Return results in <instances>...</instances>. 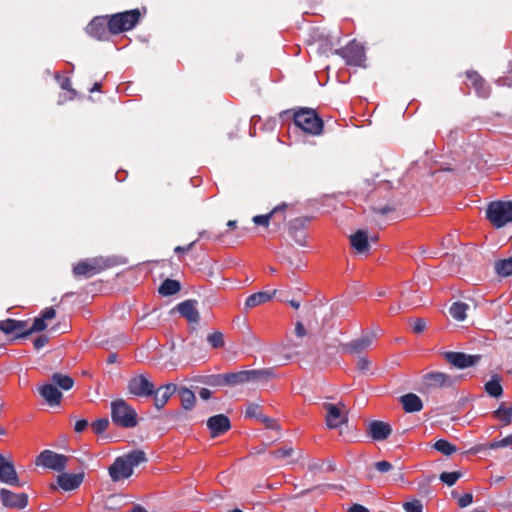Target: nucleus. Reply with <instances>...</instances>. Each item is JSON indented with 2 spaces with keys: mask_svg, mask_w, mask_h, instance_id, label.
Segmentation results:
<instances>
[{
  "mask_svg": "<svg viewBox=\"0 0 512 512\" xmlns=\"http://www.w3.org/2000/svg\"><path fill=\"white\" fill-rule=\"evenodd\" d=\"M147 460L142 450H133L115 459L109 467V475L114 482L127 479L133 474V469Z\"/></svg>",
  "mask_w": 512,
  "mask_h": 512,
  "instance_id": "nucleus-1",
  "label": "nucleus"
},
{
  "mask_svg": "<svg viewBox=\"0 0 512 512\" xmlns=\"http://www.w3.org/2000/svg\"><path fill=\"white\" fill-rule=\"evenodd\" d=\"M112 422L123 428H134L138 424L137 412L123 399L111 402Z\"/></svg>",
  "mask_w": 512,
  "mask_h": 512,
  "instance_id": "nucleus-2",
  "label": "nucleus"
},
{
  "mask_svg": "<svg viewBox=\"0 0 512 512\" xmlns=\"http://www.w3.org/2000/svg\"><path fill=\"white\" fill-rule=\"evenodd\" d=\"M293 121L305 133L320 135L323 131V120L312 109L301 108L294 113Z\"/></svg>",
  "mask_w": 512,
  "mask_h": 512,
  "instance_id": "nucleus-3",
  "label": "nucleus"
},
{
  "mask_svg": "<svg viewBox=\"0 0 512 512\" xmlns=\"http://www.w3.org/2000/svg\"><path fill=\"white\" fill-rule=\"evenodd\" d=\"M486 217L496 228L512 222V201L491 202L487 207Z\"/></svg>",
  "mask_w": 512,
  "mask_h": 512,
  "instance_id": "nucleus-4",
  "label": "nucleus"
},
{
  "mask_svg": "<svg viewBox=\"0 0 512 512\" xmlns=\"http://www.w3.org/2000/svg\"><path fill=\"white\" fill-rule=\"evenodd\" d=\"M139 19V10H129L112 15L108 20L107 26L112 34H118L134 28Z\"/></svg>",
  "mask_w": 512,
  "mask_h": 512,
  "instance_id": "nucleus-5",
  "label": "nucleus"
},
{
  "mask_svg": "<svg viewBox=\"0 0 512 512\" xmlns=\"http://www.w3.org/2000/svg\"><path fill=\"white\" fill-rule=\"evenodd\" d=\"M68 457L52 450H43L36 458V465L62 472L66 469Z\"/></svg>",
  "mask_w": 512,
  "mask_h": 512,
  "instance_id": "nucleus-6",
  "label": "nucleus"
},
{
  "mask_svg": "<svg viewBox=\"0 0 512 512\" xmlns=\"http://www.w3.org/2000/svg\"><path fill=\"white\" fill-rule=\"evenodd\" d=\"M335 54L341 56L348 65L361 66L365 61L364 47L355 40L343 48L336 49Z\"/></svg>",
  "mask_w": 512,
  "mask_h": 512,
  "instance_id": "nucleus-7",
  "label": "nucleus"
},
{
  "mask_svg": "<svg viewBox=\"0 0 512 512\" xmlns=\"http://www.w3.org/2000/svg\"><path fill=\"white\" fill-rule=\"evenodd\" d=\"M376 339V333L373 331L362 334L359 338L353 339L341 345L343 353L350 355H360L368 350Z\"/></svg>",
  "mask_w": 512,
  "mask_h": 512,
  "instance_id": "nucleus-8",
  "label": "nucleus"
},
{
  "mask_svg": "<svg viewBox=\"0 0 512 512\" xmlns=\"http://www.w3.org/2000/svg\"><path fill=\"white\" fill-rule=\"evenodd\" d=\"M127 389L130 394L136 397H150L155 392V386L144 375H138L131 378Z\"/></svg>",
  "mask_w": 512,
  "mask_h": 512,
  "instance_id": "nucleus-9",
  "label": "nucleus"
},
{
  "mask_svg": "<svg viewBox=\"0 0 512 512\" xmlns=\"http://www.w3.org/2000/svg\"><path fill=\"white\" fill-rule=\"evenodd\" d=\"M444 359L458 369H465L475 365L480 359L479 355H468L463 352H444Z\"/></svg>",
  "mask_w": 512,
  "mask_h": 512,
  "instance_id": "nucleus-10",
  "label": "nucleus"
},
{
  "mask_svg": "<svg viewBox=\"0 0 512 512\" xmlns=\"http://www.w3.org/2000/svg\"><path fill=\"white\" fill-rule=\"evenodd\" d=\"M0 499L6 508L24 509L28 505L26 493H14L5 488L0 490Z\"/></svg>",
  "mask_w": 512,
  "mask_h": 512,
  "instance_id": "nucleus-11",
  "label": "nucleus"
},
{
  "mask_svg": "<svg viewBox=\"0 0 512 512\" xmlns=\"http://www.w3.org/2000/svg\"><path fill=\"white\" fill-rule=\"evenodd\" d=\"M456 378L443 372H429L423 376V383L429 388H450Z\"/></svg>",
  "mask_w": 512,
  "mask_h": 512,
  "instance_id": "nucleus-12",
  "label": "nucleus"
},
{
  "mask_svg": "<svg viewBox=\"0 0 512 512\" xmlns=\"http://www.w3.org/2000/svg\"><path fill=\"white\" fill-rule=\"evenodd\" d=\"M0 481L11 486H22L13 462L7 460L2 454H0Z\"/></svg>",
  "mask_w": 512,
  "mask_h": 512,
  "instance_id": "nucleus-13",
  "label": "nucleus"
},
{
  "mask_svg": "<svg viewBox=\"0 0 512 512\" xmlns=\"http://www.w3.org/2000/svg\"><path fill=\"white\" fill-rule=\"evenodd\" d=\"M207 427L210 429L213 438L218 437L231 428L229 418L224 414L211 416L207 420Z\"/></svg>",
  "mask_w": 512,
  "mask_h": 512,
  "instance_id": "nucleus-14",
  "label": "nucleus"
},
{
  "mask_svg": "<svg viewBox=\"0 0 512 512\" xmlns=\"http://www.w3.org/2000/svg\"><path fill=\"white\" fill-rule=\"evenodd\" d=\"M323 408L326 410L325 420L329 428H337L346 421L345 415L337 405L332 403H323Z\"/></svg>",
  "mask_w": 512,
  "mask_h": 512,
  "instance_id": "nucleus-15",
  "label": "nucleus"
},
{
  "mask_svg": "<svg viewBox=\"0 0 512 512\" xmlns=\"http://www.w3.org/2000/svg\"><path fill=\"white\" fill-rule=\"evenodd\" d=\"M27 322L15 319H6L0 321V330L6 335L15 334L16 338L26 337L25 328Z\"/></svg>",
  "mask_w": 512,
  "mask_h": 512,
  "instance_id": "nucleus-16",
  "label": "nucleus"
},
{
  "mask_svg": "<svg viewBox=\"0 0 512 512\" xmlns=\"http://www.w3.org/2000/svg\"><path fill=\"white\" fill-rule=\"evenodd\" d=\"M177 390L178 387L174 383H168L160 386L158 389H155V392L152 395L154 396L155 407L159 410L162 409Z\"/></svg>",
  "mask_w": 512,
  "mask_h": 512,
  "instance_id": "nucleus-17",
  "label": "nucleus"
},
{
  "mask_svg": "<svg viewBox=\"0 0 512 512\" xmlns=\"http://www.w3.org/2000/svg\"><path fill=\"white\" fill-rule=\"evenodd\" d=\"M368 431L374 440L383 441L390 436L392 428L388 423L382 421H372L369 424Z\"/></svg>",
  "mask_w": 512,
  "mask_h": 512,
  "instance_id": "nucleus-18",
  "label": "nucleus"
},
{
  "mask_svg": "<svg viewBox=\"0 0 512 512\" xmlns=\"http://www.w3.org/2000/svg\"><path fill=\"white\" fill-rule=\"evenodd\" d=\"M177 310L190 323H198L199 313L197 310L196 300L189 299L184 302H181L180 304H178Z\"/></svg>",
  "mask_w": 512,
  "mask_h": 512,
  "instance_id": "nucleus-19",
  "label": "nucleus"
},
{
  "mask_svg": "<svg viewBox=\"0 0 512 512\" xmlns=\"http://www.w3.org/2000/svg\"><path fill=\"white\" fill-rule=\"evenodd\" d=\"M39 393L50 406L59 405L61 402L62 393L54 384L47 383L42 385L39 388Z\"/></svg>",
  "mask_w": 512,
  "mask_h": 512,
  "instance_id": "nucleus-20",
  "label": "nucleus"
},
{
  "mask_svg": "<svg viewBox=\"0 0 512 512\" xmlns=\"http://www.w3.org/2000/svg\"><path fill=\"white\" fill-rule=\"evenodd\" d=\"M83 474L62 473L58 476V485L65 491H71L78 488L83 481Z\"/></svg>",
  "mask_w": 512,
  "mask_h": 512,
  "instance_id": "nucleus-21",
  "label": "nucleus"
},
{
  "mask_svg": "<svg viewBox=\"0 0 512 512\" xmlns=\"http://www.w3.org/2000/svg\"><path fill=\"white\" fill-rule=\"evenodd\" d=\"M351 246L360 254H366L370 250L368 234L363 230H358L350 236Z\"/></svg>",
  "mask_w": 512,
  "mask_h": 512,
  "instance_id": "nucleus-22",
  "label": "nucleus"
},
{
  "mask_svg": "<svg viewBox=\"0 0 512 512\" xmlns=\"http://www.w3.org/2000/svg\"><path fill=\"white\" fill-rule=\"evenodd\" d=\"M276 292V290H273L272 292L261 291L251 294L245 301L244 309L247 311L261 304L269 302L275 296Z\"/></svg>",
  "mask_w": 512,
  "mask_h": 512,
  "instance_id": "nucleus-23",
  "label": "nucleus"
},
{
  "mask_svg": "<svg viewBox=\"0 0 512 512\" xmlns=\"http://www.w3.org/2000/svg\"><path fill=\"white\" fill-rule=\"evenodd\" d=\"M403 409L407 413L419 412L423 408V402L419 396L414 393H408L400 397Z\"/></svg>",
  "mask_w": 512,
  "mask_h": 512,
  "instance_id": "nucleus-24",
  "label": "nucleus"
},
{
  "mask_svg": "<svg viewBox=\"0 0 512 512\" xmlns=\"http://www.w3.org/2000/svg\"><path fill=\"white\" fill-rule=\"evenodd\" d=\"M286 204L279 205L275 207L270 213L265 215H256L253 217V222L256 225L268 226L271 218H277L279 216V222L285 220V216L283 215V210L285 209Z\"/></svg>",
  "mask_w": 512,
  "mask_h": 512,
  "instance_id": "nucleus-25",
  "label": "nucleus"
},
{
  "mask_svg": "<svg viewBox=\"0 0 512 512\" xmlns=\"http://www.w3.org/2000/svg\"><path fill=\"white\" fill-rule=\"evenodd\" d=\"M87 32L99 40L104 39L107 35L105 18L95 17L87 26Z\"/></svg>",
  "mask_w": 512,
  "mask_h": 512,
  "instance_id": "nucleus-26",
  "label": "nucleus"
},
{
  "mask_svg": "<svg viewBox=\"0 0 512 512\" xmlns=\"http://www.w3.org/2000/svg\"><path fill=\"white\" fill-rule=\"evenodd\" d=\"M100 269L96 265V261H82L73 267V273L75 276H86L90 277L98 273Z\"/></svg>",
  "mask_w": 512,
  "mask_h": 512,
  "instance_id": "nucleus-27",
  "label": "nucleus"
},
{
  "mask_svg": "<svg viewBox=\"0 0 512 512\" xmlns=\"http://www.w3.org/2000/svg\"><path fill=\"white\" fill-rule=\"evenodd\" d=\"M304 225V220L297 218L290 223L289 226V234L294 239L296 243L299 245L305 244L306 235L302 226Z\"/></svg>",
  "mask_w": 512,
  "mask_h": 512,
  "instance_id": "nucleus-28",
  "label": "nucleus"
},
{
  "mask_svg": "<svg viewBox=\"0 0 512 512\" xmlns=\"http://www.w3.org/2000/svg\"><path fill=\"white\" fill-rule=\"evenodd\" d=\"M248 382H266L275 377L274 370L271 368L247 370Z\"/></svg>",
  "mask_w": 512,
  "mask_h": 512,
  "instance_id": "nucleus-29",
  "label": "nucleus"
},
{
  "mask_svg": "<svg viewBox=\"0 0 512 512\" xmlns=\"http://www.w3.org/2000/svg\"><path fill=\"white\" fill-rule=\"evenodd\" d=\"M467 76L472 85L474 86L477 94L483 98L488 97L489 88L485 85L484 79L476 72L468 73Z\"/></svg>",
  "mask_w": 512,
  "mask_h": 512,
  "instance_id": "nucleus-30",
  "label": "nucleus"
},
{
  "mask_svg": "<svg viewBox=\"0 0 512 512\" xmlns=\"http://www.w3.org/2000/svg\"><path fill=\"white\" fill-rule=\"evenodd\" d=\"M484 390L493 398L501 397L503 394V388L500 384V377L498 375H493L491 379L485 383Z\"/></svg>",
  "mask_w": 512,
  "mask_h": 512,
  "instance_id": "nucleus-31",
  "label": "nucleus"
},
{
  "mask_svg": "<svg viewBox=\"0 0 512 512\" xmlns=\"http://www.w3.org/2000/svg\"><path fill=\"white\" fill-rule=\"evenodd\" d=\"M177 392L180 396L182 407L185 410H191L196 402V396L193 391L186 387H180Z\"/></svg>",
  "mask_w": 512,
  "mask_h": 512,
  "instance_id": "nucleus-32",
  "label": "nucleus"
},
{
  "mask_svg": "<svg viewBox=\"0 0 512 512\" xmlns=\"http://www.w3.org/2000/svg\"><path fill=\"white\" fill-rule=\"evenodd\" d=\"M224 376L226 386H237L240 384L248 383L247 370L225 373Z\"/></svg>",
  "mask_w": 512,
  "mask_h": 512,
  "instance_id": "nucleus-33",
  "label": "nucleus"
},
{
  "mask_svg": "<svg viewBox=\"0 0 512 512\" xmlns=\"http://www.w3.org/2000/svg\"><path fill=\"white\" fill-rule=\"evenodd\" d=\"M180 288V283L177 280L166 279L162 282L158 291L163 296H170L179 292Z\"/></svg>",
  "mask_w": 512,
  "mask_h": 512,
  "instance_id": "nucleus-34",
  "label": "nucleus"
},
{
  "mask_svg": "<svg viewBox=\"0 0 512 512\" xmlns=\"http://www.w3.org/2000/svg\"><path fill=\"white\" fill-rule=\"evenodd\" d=\"M51 380L54 385L65 391L70 390L74 385V380L70 376L61 373H54Z\"/></svg>",
  "mask_w": 512,
  "mask_h": 512,
  "instance_id": "nucleus-35",
  "label": "nucleus"
},
{
  "mask_svg": "<svg viewBox=\"0 0 512 512\" xmlns=\"http://www.w3.org/2000/svg\"><path fill=\"white\" fill-rule=\"evenodd\" d=\"M469 306L463 302H455L451 305L450 315L457 321H463L466 318V312Z\"/></svg>",
  "mask_w": 512,
  "mask_h": 512,
  "instance_id": "nucleus-36",
  "label": "nucleus"
},
{
  "mask_svg": "<svg viewBox=\"0 0 512 512\" xmlns=\"http://www.w3.org/2000/svg\"><path fill=\"white\" fill-rule=\"evenodd\" d=\"M494 268L496 273L500 276L507 277L512 275V257L498 260Z\"/></svg>",
  "mask_w": 512,
  "mask_h": 512,
  "instance_id": "nucleus-37",
  "label": "nucleus"
},
{
  "mask_svg": "<svg viewBox=\"0 0 512 512\" xmlns=\"http://www.w3.org/2000/svg\"><path fill=\"white\" fill-rule=\"evenodd\" d=\"M201 383L211 387H223L225 384L224 374H212L201 377L199 380Z\"/></svg>",
  "mask_w": 512,
  "mask_h": 512,
  "instance_id": "nucleus-38",
  "label": "nucleus"
},
{
  "mask_svg": "<svg viewBox=\"0 0 512 512\" xmlns=\"http://www.w3.org/2000/svg\"><path fill=\"white\" fill-rule=\"evenodd\" d=\"M494 417L502 421L504 425H509L512 422V406L505 407L501 404L500 407L494 411Z\"/></svg>",
  "mask_w": 512,
  "mask_h": 512,
  "instance_id": "nucleus-39",
  "label": "nucleus"
},
{
  "mask_svg": "<svg viewBox=\"0 0 512 512\" xmlns=\"http://www.w3.org/2000/svg\"><path fill=\"white\" fill-rule=\"evenodd\" d=\"M433 447L438 452H440L446 456L452 455L453 453H455L457 451V447L455 445L451 444L450 442H448L447 440H444V439H440V440L436 441L434 443Z\"/></svg>",
  "mask_w": 512,
  "mask_h": 512,
  "instance_id": "nucleus-40",
  "label": "nucleus"
},
{
  "mask_svg": "<svg viewBox=\"0 0 512 512\" xmlns=\"http://www.w3.org/2000/svg\"><path fill=\"white\" fill-rule=\"evenodd\" d=\"M462 476L458 471L454 472H443L440 474V480L448 486H452Z\"/></svg>",
  "mask_w": 512,
  "mask_h": 512,
  "instance_id": "nucleus-41",
  "label": "nucleus"
},
{
  "mask_svg": "<svg viewBox=\"0 0 512 512\" xmlns=\"http://www.w3.org/2000/svg\"><path fill=\"white\" fill-rule=\"evenodd\" d=\"M47 325L45 323V320L40 316L34 319L32 326L27 329L25 328L26 336L34 333V332H40L46 329Z\"/></svg>",
  "mask_w": 512,
  "mask_h": 512,
  "instance_id": "nucleus-42",
  "label": "nucleus"
},
{
  "mask_svg": "<svg viewBox=\"0 0 512 512\" xmlns=\"http://www.w3.org/2000/svg\"><path fill=\"white\" fill-rule=\"evenodd\" d=\"M207 341L213 348H220L224 345V337L221 332H214L209 334Z\"/></svg>",
  "mask_w": 512,
  "mask_h": 512,
  "instance_id": "nucleus-43",
  "label": "nucleus"
},
{
  "mask_svg": "<svg viewBox=\"0 0 512 512\" xmlns=\"http://www.w3.org/2000/svg\"><path fill=\"white\" fill-rule=\"evenodd\" d=\"M512 446V434L506 436L505 438L501 440H494L493 442L489 443L487 447L489 449H498V448H504Z\"/></svg>",
  "mask_w": 512,
  "mask_h": 512,
  "instance_id": "nucleus-44",
  "label": "nucleus"
},
{
  "mask_svg": "<svg viewBox=\"0 0 512 512\" xmlns=\"http://www.w3.org/2000/svg\"><path fill=\"white\" fill-rule=\"evenodd\" d=\"M108 425H109L108 418H100V419H97L94 422H92L91 428L94 433L101 434L102 432H104L107 429Z\"/></svg>",
  "mask_w": 512,
  "mask_h": 512,
  "instance_id": "nucleus-45",
  "label": "nucleus"
},
{
  "mask_svg": "<svg viewBox=\"0 0 512 512\" xmlns=\"http://www.w3.org/2000/svg\"><path fill=\"white\" fill-rule=\"evenodd\" d=\"M245 414L247 417L259 419L260 417H262L261 406L256 403H249L247 405Z\"/></svg>",
  "mask_w": 512,
  "mask_h": 512,
  "instance_id": "nucleus-46",
  "label": "nucleus"
},
{
  "mask_svg": "<svg viewBox=\"0 0 512 512\" xmlns=\"http://www.w3.org/2000/svg\"><path fill=\"white\" fill-rule=\"evenodd\" d=\"M403 508L406 512H422L423 511L422 502L418 499H414L412 501L405 502L403 504Z\"/></svg>",
  "mask_w": 512,
  "mask_h": 512,
  "instance_id": "nucleus-47",
  "label": "nucleus"
},
{
  "mask_svg": "<svg viewBox=\"0 0 512 512\" xmlns=\"http://www.w3.org/2000/svg\"><path fill=\"white\" fill-rule=\"evenodd\" d=\"M293 453L292 447H284L271 452V455L276 459H282L291 456Z\"/></svg>",
  "mask_w": 512,
  "mask_h": 512,
  "instance_id": "nucleus-48",
  "label": "nucleus"
},
{
  "mask_svg": "<svg viewBox=\"0 0 512 512\" xmlns=\"http://www.w3.org/2000/svg\"><path fill=\"white\" fill-rule=\"evenodd\" d=\"M375 469L380 473H387L392 469V464L388 461H378L374 464Z\"/></svg>",
  "mask_w": 512,
  "mask_h": 512,
  "instance_id": "nucleus-49",
  "label": "nucleus"
},
{
  "mask_svg": "<svg viewBox=\"0 0 512 512\" xmlns=\"http://www.w3.org/2000/svg\"><path fill=\"white\" fill-rule=\"evenodd\" d=\"M425 328H426V322L421 318H418L414 322L413 327H412L413 332L417 333V334L422 333L425 330Z\"/></svg>",
  "mask_w": 512,
  "mask_h": 512,
  "instance_id": "nucleus-50",
  "label": "nucleus"
},
{
  "mask_svg": "<svg viewBox=\"0 0 512 512\" xmlns=\"http://www.w3.org/2000/svg\"><path fill=\"white\" fill-rule=\"evenodd\" d=\"M49 341L46 335H40L34 340V347L39 350L44 347Z\"/></svg>",
  "mask_w": 512,
  "mask_h": 512,
  "instance_id": "nucleus-51",
  "label": "nucleus"
},
{
  "mask_svg": "<svg viewBox=\"0 0 512 512\" xmlns=\"http://www.w3.org/2000/svg\"><path fill=\"white\" fill-rule=\"evenodd\" d=\"M473 501V496L470 493L464 494L458 501L460 507L464 508L469 506Z\"/></svg>",
  "mask_w": 512,
  "mask_h": 512,
  "instance_id": "nucleus-52",
  "label": "nucleus"
},
{
  "mask_svg": "<svg viewBox=\"0 0 512 512\" xmlns=\"http://www.w3.org/2000/svg\"><path fill=\"white\" fill-rule=\"evenodd\" d=\"M259 420L262 421V423L269 429H276L277 428V423L274 419L270 418V417H267L265 415L262 414V417L259 418Z\"/></svg>",
  "mask_w": 512,
  "mask_h": 512,
  "instance_id": "nucleus-53",
  "label": "nucleus"
},
{
  "mask_svg": "<svg viewBox=\"0 0 512 512\" xmlns=\"http://www.w3.org/2000/svg\"><path fill=\"white\" fill-rule=\"evenodd\" d=\"M370 366V361L368 360L367 357H359V359L357 360V368L360 370V371H366L368 370Z\"/></svg>",
  "mask_w": 512,
  "mask_h": 512,
  "instance_id": "nucleus-54",
  "label": "nucleus"
},
{
  "mask_svg": "<svg viewBox=\"0 0 512 512\" xmlns=\"http://www.w3.org/2000/svg\"><path fill=\"white\" fill-rule=\"evenodd\" d=\"M87 427H88V421L86 419H81V420L76 421V423L74 425V430L77 433H81L84 430H86Z\"/></svg>",
  "mask_w": 512,
  "mask_h": 512,
  "instance_id": "nucleus-55",
  "label": "nucleus"
},
{
  "mask_svg": "<svg viewBox=\"0 0 512 512\" xmlns=\"http://www.w3.org/2000/svg\"><path fill=\"white\" fill-rule=\"evenodd\" d=\"M56 315V312L54 310V308L52 307H49V308H46L42 314H41V317L46 321V320H51L55 317Z\"/></svg>",
  "mask_w": 512,
  "mask_h": 512,
  "instance_id": "nucleus-56",
  "label": "nucleus"
},
{
  "mask_svg": "<svg viewBox=\"0 0 512 512\" xmlns=\"http://www.w3.org/2000/svg\"><path fill=\"white\" fill-rule=\"evenodd\" d=\"M295 334L300 338L307 334L306 328L300 321L295 324Z\"/></svg>",
  "mask_w": 512,
  "mask_h": 512,
  "instance_id": "nucleus-57",
  "label": "nucleus"
},
{
  "mask_svg": "<svg viewBox=\"0 0 512 512\" xmlns=\"http://www.w3.org/2000/svg\"><path fill=\"white\" fill-rule=\"evenodd\" d=\"M60 86L62 89L70 91L74 95L76 94L75 90H73L71 87V81L69 78H63L60 82Z\"/></svg>",
  "mask_w": 512,
  "mask_h": 512,
  "instance_id": "nucleus-58",
  "label": "nucleus"
},
{
  "mask_svg": "<svg viewBox=\"0 0 512 512\" xmlns=\"http://www.w3.org/2000/svg\"><path fill=\"white\" fill-rule=\"evenodd\" d=\"M195 243H196V240L191 242V243H189L187 246H177V247H175L174 252L176 254H179V253H182V252H189L193 248Z\"/></svg>",
  "mask_w": 512,
  "mask_h": 512,
  "instance_id": "nucleus-59",
  "label": "nucleus"
},
{
  "mask_svg": "<svg viewBox=\"0 0 512 512\" xmlns=\"http://www.w3.org/2000/svg\"><path fill=\"white\" fill-rule=\"evenodd\" d=\"M347 512H370L368 508L360 504H353L348 508Z\"/></svg>",
  "mask_w": 512,
  "mask_h": 512,
  "instance_id": "nucleus-60",
  "label": "nucleus"
},
{
  "mask_svg": "<svg viewBox=\"0 0 512 512\" xmlns=\"http://www.w3.org/2000/svg\"><path fill=\"white\" fill-rule=\"evenodd\" d=\"M211 395H212V392L207 388H201L199 391V396L203 400H208L211 397Z\"/></svg>",
  "mask_w": 512,
  "mask_h": 512,
  "instance_id": "nucleus-61",
  "label": "nucleus"
},
{
  "mask_svg": "<svg viewBox=\"0 0 512 512\" xmlns=\"http://www.w3.org/2000/svg\"><path fill=\"white\" fill-rule=\"evenodd\" d=\"M117 361V355L115 353H111L108 355V358H107V363L108 364H113Z\"/></svg>",
  "mask_w": 512,
  "mask_h": 512,
  "instance_id": "nucleus-62",
  "label": "nucleus"
},
{
  "mask_svg": "<svg viewBox=\"0 0 512 512\" xmlns=\"http://www.w3.org/2000/svg\"><path fill=\"white\" fill-rule=\"evenodd\" d=\"M129 512H148V511L141 505H135Z\"/></svg>",
  "mask_w": 512,
  "mask_h": 512,
  "instance_id": "nucleus-63",
  "label": "nucleus"
},
{
  "mask_svg": "<svg viewBox=\"0 0 512 512\" xmlns=\"http://www.w3.org/2000/svg\"><path fill=\"white\" fill-rule=\"evenodd\" d=\"M289 304L294 308V309H299L300 307V302L296 301V300H290L289 301Z\"/></svg>",
  "mask_w": 512,
  "mask_h": 512,
  "instance_id": "nucleus-64",
  "label": "nucleus"
}]
</instances>
